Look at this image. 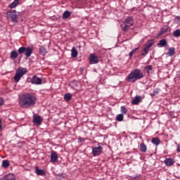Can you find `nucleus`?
Returning a JSON list of instances; mask_svg holds the SVG:
<instances>
[{
	"instance_id": "obj_1",
	"label": "nucleus",
	"mask_w": 180,
	"mask_h": 180,
	"mask_svg": "<svg viewBox=\"0 0 180 180\" xmlns=\"http://www.w3.org/2000/svg\"><path fill=\"white\" fill-rule=\"evenodd\" d=\"M36 102H37L36 96L29 93L22 94L18 99V105H20V108L22 109L33 108L34 105H36Z\"/></svg>"
},
{
	"instance_id": "obj_2",
	"label": "nucleus",
	"mask_w": 180,
	"mask_h": 180,
	"mask_svg": "<svg viewBox=\"0 0 180 180\" xmlns=\"http://www.w3.org/2000/svg\"><path fill=\"white\" fill-rule=\"evenodd\" d=\"M141 78H144V74L140 69H134L128 75L126 79L127 82H131L133 84L137 80L141 79Z\"/></svg>"
},
{
	"instance_id": "obj_3",
	"label": "nucleus",
	"mask_w": 180,
	"mask_h": 180,
	"mask_svg": "<svg viewBox=\"0 0 180 180\" xmlns=\"http://www.w3.org/2000/svg\"><path fill=\"white\" fill-rule=\"evenodd\" d=\"M134 18L133 16H128L122 21V23L124 25V27L122 28V32H129L131 26H134Z\"/></svg>"
},
{
	"instance_id": "obj_4",
	"label": "nucleus",
	"mask_w": 180,
	"mask_h": 180,
	"mask_svg": "<svg viewBox=\"0 0 180 180\" xmlns=\"http://www.w3.org/2000/svg\"><path fill=\"white\" fill-rule=\"evenodd\" d=\"M27 72V69L25 68H18L16 70L15 75L14 76V79L15 82H19L20 81V78L25 75Z\"/></svg>"
},
{
	"instance_id": "obj_5",
	"label": "nucleus",
	"mask_w": 180,
	"mask_h": 180,
	"mask_svg": "<svg viewBox=\"0 0 180 180\" xmlns=\"http://www.w3.org/2000/svg\"><path fill=\"white\" fill-rule=\"evenodd\" d=\"M18 53L19 54H23V53H25V56L30 57L33 53V49H32L30 46H21L18 49Z\"/></svg>"
},
{
	"instance_id": "obj_6",
	"label": "nucleus",
	"mask_w": 180,
	"mask_h": 180,
	"mask_svg": "<svg viewBox=\"0 0 180 180\" xmlns=\"http://www.w3.org/2000/svg\"><path fill=\"white\" fill-rule=\"evenodd\" d=\"M7 19H11V22L18 23V15H16V10L7 11L6 13Z\"/></svg>"
},
{
	"instance_id": "obj_7",
	"label": "nucleus",
	"mask_w": 180,
	"mask_h": 180,
	"mask_svg": "<svg viewBox=\"0 0 180 180\" xmlns=\"http://www.w3.org/2000/svg\"><path fill=\"white\" fill-rule=\"evenodd\" d=\"M103 148L101 146V143H98V147H92L91 154L94 157H99L102 154Z\"/></svg>"
},
{
	"instance_id": "obj_8",
	"label": "nucleus",
	"mask_w": 180,
	"mask_h": 180,
	"mask_svg": "<svg viewBox=\"0 0 180 180\" xmlns=\"http://www.w3.org/2000/svg\"><path fill=\"white\" fill-rule=\"evenodd\" d=\"M154 39H152L150 40H148L147 41V44H144L143 50L145 51V53H147L148 54L150 49H151V47H153V46H154Z\"/></svg>"
},
{
	"instance_id": "obj_9",
	"label": "nucleus",
	"mask_w": 180,
	"mask_h": 180,
	"mask_svg": "<svg viewBox=\"0 0 180 180\" xmlns=\"http://www.w3.org/2000/svg\"><path fill=\"white\" fill-rule=\"evenodd\" d=\"M32 122L34 124H38V126H40L43 122V119H41V116L40 115H34L32 118Z\"/></svg>"
},
{
	"instance_id": "obj_10",
	"label": "nucleus",
	"mask_w": 180,
	"mask_h": 180,
	"mask_svg": "<svg viewBox=\"0 0 180 180\" xmlns=\"http://www.w3.org/2000/svg\"><path fill=\"white\" fill-rule=\"evenodd\" d=\"M89 60L90 64H98V63H99V58H98V56L94 53L90 54Z\"/></svg>"
},
{
	"instance_id": "obj_11",
	"label": "nucleus",
	"mask_w": 180,
	"mask_h": 180,
	"mask_svg": "<svg viewBox=\"0 0 180 180\" xmlns=\"http://www.w3.org/2000/svg\"><path fill=\"white\" fill-rule=\"evenodd\" d=\"M42 81H43V79L38 77L37 76H34L31 79L32 84H34V85H41Z\"/></svg>"
},
{
	"instance_id": "obj_12",
	"label": "nucleus",
	"mask_w": 180,
	"mask_h": 180,
	"mask_svg": "<svg viewBox=\"0 0 180 180\" xmlns=\"http://www.w3.org/2000/svg\"><path fill=\"white\" fill-rule=\"evenodd\" d=\"M57 161H58V154L56 151H52L51 154V162H57Z\"/></svg>"
},
{
	"instance_id": "obj_13",
	"label": "nucleus",
	"mask_w": 180,
	"mask_h": 180,
	"mask_svg": "<svg viewBox=\"0 0 180 180\" xmlns=\"http://www.w3.org/2000/svg\"><path fill=\"white\" fill-rule=\"evenodd\" d=\"M169 29V26L168 25H163L162 28L160 29V32L158 34V37H160L164 34V33H167L168 32V30Z\"/></svg>"
},
{
	"instance_id": "obj_14",
	"label": "nucleus",
	"mask_w": 180,
	"mask_h": 180,
	"mask_svg": "<svg viewBox=\"0 0 180 180\" xmlns=\"http://www.w3.org/2000/svg\"><path fill=\"white\" fill-rule=\"evenodd\" d=\"M144 99V97H141V96H136L132 100V105H139L141 101Z\"/></svg>"
},
{
	"instance_id": "obj_15",
	"label": "nucleus",
	"mask_w": 180,
	"mask_h": 180,
	"mask_svg": "<svg viewBox=\"0 0 180 180\" xmlns=\"http://www.w3.org/2000/svg\"><path fill=\"white\" fill-rule=\"evenodd\" d=\"M175 162V160L172 158H166L164 161V163L167 167H171V165H174V163Z\"/></svg>"
},
{
	"instance_id": "obj_16",
	"label": "nucleus",
	"mask_w": 180,
	"mask_h": 180,
	"mask_svg": "<svg viewBox=\"0 0 180 180\" xmlns=\"http://www.w3.org/2000/svg\"><path fill=\"white\" fill-rule=\"evenodd\" d=\"M35 173L37 175H40L41 176H43V175H46V172L44 169H39V167H35Z\"/></svg>"
},
{
	"instance_id": "obj_17",
	"label": "nucleus",
	"mask_w": 180,
	"mask_h": 180,
	"mask_svg": "<svg viewBox=\"0 0 180 180\" xmlns=\"http://www.w3.org/2000/svg\"><path fill=\"white\" fill-rule=\"evenodd\" d=\"M158 46H160V47H166V46H168V42L167 41V39H163L159 41Z\"/></svg>"
},
{
	"instance_id": "obj_18",
	"label": "nucleus",
	"mask_w": 180,
	"mask_h": 180,
	"mask_svg": "<svg viewBox=\"0 0 180 180\" xmlns=\"http://www.w3.org/2000/svg\"><path fill=\"white\" fill-rule=\"evenodd\" d=\"M151 142L155 146H160V144L161 143V140L158 137H155L152 139Z\"/></svg>"
},
{
	"instance_id": "obj_19",
	"label": "nucleus",
	"mask_w": 180,
	"mask_h": 180,
	"mask_svg": "<svg viewBox=\"0 0 180 180\" xmlns=\"http://www.w3.org/2000/svg\"><path fill=\"white\" fill-rule=\"evenodd\" d=\"M10 165H11V162H9V160H4L2 161L1 167L3 168H6V169L9 168Z\"/></svg>"
},
{
	"instance_id": "obj_20",
	"label": "nucleus",
	"mask_w": 180,
	"mask_h": 180,
	"mask_svg": "<svg viewBox=\"0 0 180 180\" xmlns=\"http://www.w3.org/2000/svg\"><path fill=\"white\" fill-rule=\"evenodd\" d=\"M169 57H172L175 54V48L172 47L169 49L168 52L166 53Z\"/></svg>"
},
{
	"instance_id": "obj_21",
	"label": "nucleus",
	"mask_w": 180,
	"mask_h": 180,
	"mask_svg": "<svg viewBox=\"0 0 180 180\" xmlns=\"http://www.w3.org/2000/svg\"><path fill=\"white\" fill-rule=\"evenodd\" d=\"M19 54L16 51H13L11 52V60H16L18 58Z\"/></svg>"
},
{
	"instance_id": "obj_22",
	"label": "nucleus",
	"mask_w": 180,
	"mask_h": 180,
	"mask_svg": "<svg viewBox=\"0 0 180 180\" xmlns=\"http://www.w3.org/2000/svg\"><path fill=\"white\" fill-rule=\"evenodd\" d=\"M71 51H72L71 56H72V58H77V57L78 56V51H77V49H75V47H72Z\"/></svg>"
},
{
	"instance_id": "obj_23",
	"label": "nucleus",
	"mask_w": 180,
	"mask_h": 180,
	"mask_svg": "<svg viewBox=\"0 0 180 180\" xmlns=\"http://www.w3.org/2000/svg\"><path fill=\"white\" fill-rule=\"evenodd\" d=\"M18 5H19V0H14V1L9 5V8H11V9H13L16 8Z\"/></svg>"
},
{
	"instance_id": "obj_24",
	"label": "nucleus",
	"mask_w": 180,
	"mask_h": 180,
	"mask_svg": "<svg viewBox=\"0 0 180 180\" xmlns=\"http://www.w3.org/2000/svg\"><path fill=\"white\" fill-rule=\"evenodd\" d=\"M71 16V12L65 11L63 14V19H68Z\"/></svg>"
},
{
	"instance_id": "obj_25",
	"label": "nucleus",
	"mask_w": 180,
	"mask_h": 180,
	"mask_svg": "<svg viewBox=\"0 0 180 180\" xmlns=\"http://www.w3.org/2000/svg\"><path fill=\"white\" fill-rule=\"evenodd\" d=\"M39 53L42 56H46V54H47V49H46V48H44V46H40Z\"/></svg>"
},
{
	"instance_id": "obj_26",
	"label": "nucleus",
	"mask_w": 180,
	"mask_h": 180,
	"mask_svg": "<svg viewBox=\"0 0 180 180\" xmlns=\"http://www.w3.org/2000/svg\"><path fill=\"white\" fill-rule=\"evenodd\" d=\"M64 99L65 101H67V102L71 101L72 99V95L71 94L68 93L64 95Z\"/></svg>"
},
{
	"instance_id": "obj_27",
	"label": "nucleus",
	"mask_w": 180,
	"mask_h": 180,
	"mask_svg": "<svg viewBox=\"0 0 180 180\" xmlns=\"http://www.w3.org/2000/svg\"><path fill=\"white\" fill-rule=\"evenodd\" d=\"M140 150L142 153H146V151H147V146L144 143L140 145Z\"/></svg>"
},
{
	"instance_id": "obj_28",
	"label": "nucleus",
	"mask_w": 180,
	"mask_h": 180,
	"mask_svg": "<svg viewBox=\"0 0 180 180\" xmlns=\"http://www.w3.org/2000/svg\"><path fill=\"white\" fill-rule=\"evenodd\" d=\"M124 118V116L123 114H119L116 116V120L117 122H123V119Z\"/></svg>"
},
{
	"instance_id": "obj_29",
	"label": "nucleus",
	"mask_w": 180,
	"mask_h": 180,
	"mask_svg": "<svg viewBox=\"0 0 180 180\" xmlns=\"http://www.w3.org/2000/svg\"><path fill=\"white\" fill-rule=\"evenodd\" d=\"M160 89L157 88L150 94V96H155V95H158L160 94Z\"/></svg>"
},
{
	"instance_id": "obj_30",
	"label": "nucleus",
	"mask_w": 180,
	"mask_h": 180,
	"mask_svg": "<svg viewBox=\"0 0 180 180\" xmlns=\"http://www.w3.org/2000/svg\"><path fill=\"white\" fill-rule=\"evenodd\" d=\"M173 35L174 37H180V30L178 29L174 31Z\"/></svg>"
},
{
	"instance_id": "obj_31",
	"label": "nucleus",
	"mask_w": 180,
	"mask_h": 180,
	"mask_svg": "<svg viewBox=\"0 0 180 180\" xmlns=\"http://www.w3.org/2000/svg\"><path fill=\"white\" fill-rule=\"evenodd\" d=\"M145 70H146L147 74H150V71L153 70V65H149L147 67L145 68Z\"/></svg>"
},
{
	"instance_id": "obj_32",
	"label": "nucleus",
	"mask_w": 180,
	"mask_h": 180,
	"mask_svg": "<svg viewBox=\"0 0 180 180\" xmlns=\"http://www.w3.org/2000/svg\"><path fill=\"white\" fill-rule=\"evenodd\" d=\"M121 112L122 113V115H126V113H127V108H126V107L124 106H122Z\"/></svg>"
},
{
	"instance_id": "obj_33",
	"label": "nucleus",
	"mask_w": 180,
	"mask_h": 180,
	"mask_svg": "<svg viewBox=\"0 0 180 180\" xmlns=\"http://www.w3.org/2000/svg\"><path fill=\"white\" fill-rule=\"evenodd\" d=\"M147 54H148V53L147 52L144 51L143 49L141 51V56H143V57H146V56H147Z\"/></svg>"
},
{
	"instance_id": "obj_34",
	"label": "nucleus",
	"mask_w": 180,
	"mask_h": 180,
	"mask_svg": "<svg viewBox=\"0 0 180 180\" xmlns=\"http://www.w3.org/2000/svg\"><path fill=\"white\" fill-rule=\"evenodd\" d=\"M4 98H2L1 97H0V108H2V106H4Z\"/></svg>"
},
{
	"instance_id": "obj_35",
	"label": "nucleus",
	"mask_w": 180,
	"mask_h": 180,
	"mask_svg": "<svg viewBox=\"0 0 180 180\" xmlns=\"http://www.w3.org/2000/svg\"><path fill=\"white\" fill-rule=\"evenodd\" d=\"M134 54V51H131L130 53H129V57H133V55Z\"/></svg>"
},
{
	"instance_id": "obj_36",
	"label": "nucleus",
	"mask_w": 180,
	"mask_h": 180,
	"mask_svg": "<svg viewBox=\"0 0 180 180\" xmlns=\"http://www.w3.org/2000/svg\"><path fill=\"white\" fill-rule=\"evenodd\" d=\"M176 150L178 151V153H180V143H179V144L177 145V149H176Z\"/></svg>"
},
{
	"instance_id": "obj_37",
	"label": "nucleus",
	"mask_w": 180,
	"mask_h": 180,
	"mask_svg": "<svg viewBox=\"0 0 180 180\" xmlns=\"http://www.w3.org/2000/svg\"><path fill=\"white\" fill-rule=\"evenodd\" d=\"M2 122L0 120V130H2V124H1Z\"/></svg>"
},
{
	"instance_id": "obj_38",
	"label": "nucleus",
	"mask_w": 180,
	"mask_h": 180,
	"mask_svg": "<svg viewBox=\"0 0 180 180\" xmlns=\"http://www.w3.org/2000/svg\"><path fill=\"white\" fill-rule=\"evenodd\" d=\"M137 50H139V47L136 48V49H135L134 50H133L132 51H134V53H135Z\"/></svg>"
},
{
	"instance_id": "obj_39",
	"label": "nucleus",
	"mask_w": 180,
	"mask_h": 180,
	"mask_svg": "<svg viewBox=\"0 0 180 180\" xmlns=\"http://www.w3.org/2000/svg\"><path fill=\"white\" fill-rule=\"evenodd\" d=\"M76 83H77V81H74V82H73V84H76Z\"/></svg>"
},
{
	"instance_id": "obj_40",
	"label": "nucleus",
	"mask_w": 180,
	"mask_h": 180,
	"mask_svg": "<svg viewBox=\"0 0 180 180\" xmlns=\"http://www.w3.org/2000/svg\"><path fill=\"white\" fill-rule=\"evenodd\" d=\"M131 30H134V27H133V28H131Z\"/></svg>"
}]
</instances>
